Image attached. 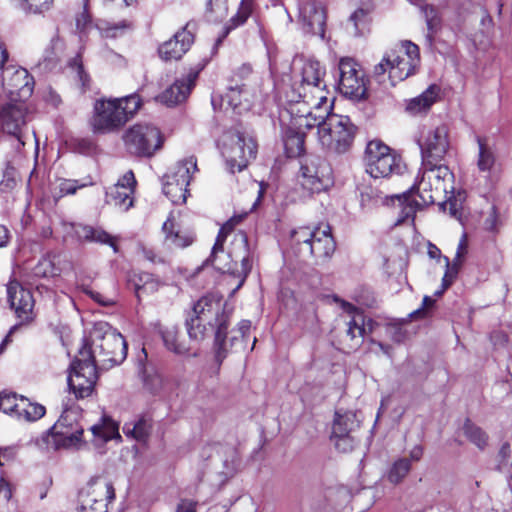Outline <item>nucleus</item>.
<instances>
[{"label":"nucleus","mask_w":512,"mask_h":512,"mask_svg":"<svg viewBox=\"0 0 512 512\" xmlns=\"http://www.w3.org/2000/svg\"><path fill=\"white\" fill-rule=\"evenodd\" d=\"M79 411L67 408L56 423L43 436L49 450L79 448L83 442L84 429L79 422Z\"/></svg>","instance_id":"obj_8"},{"label":"nucleus","mask_w":512,"mask_h":512,"mask_svg":"<svg viewBox=\"0 0 512 512\" xmlns=\"http://www.w3.org/2000/svg\"><path fill=\"white\" fill-rule=\"evenodd\" d=\"M163 192L174 204H184L188 195V186L180 185V182L164 177Z\"/></svg>","instance_id":"obj_37"},{"label":"nucleus","mask_w":512,"mask_h":512,"mask_svg":"<svg viewBox=\"0 0 512 512\" xmlns=\"http://www.w3.org/2000/svg\"><path fill=\"white\" fill-rule=\"evenodd\" d=\"M299 19L306 32L324 37L326 13L320 3L313 0L303 2L299 8Z\"/></svg>","instance_id":"obj_23"},{"label":"nucleus","mask_w":512,"mask_h":512,"mask_svg":"<svg viewBox=\"0 0 512 512\" xmlns=\"http://www.w3.org/2000/svg\"><path fill=\"white\" fill-rule=\"evenodd\" d=\"M230 315L226 311L222 296L209 293L194 303L185 325L189 338L195 342L205 339L209 327L215 333L214 348L217 362L221 363L226 357L227 331Z\"/></svg>","instance_id":"obj_1"},{"label":"nucleus","mask_w":512,"mask_h":512,"mask_svg":"<svg viewBox=\"0 0 512 512\" xmlns=\"http://www.w3.org/2000/svg\"><path fill=\"white\" fill-rule=\"evenodd\" d=\"M311 109L312 110L307 111L306 114H303V116L297 120V123L300 127L303 126V128L306 129H312L314 127L318 128V124L323 123L329 113V110L324 112L323 109Z\"/></svg>","instance_id":"obj_43"},{"label":"nucleus","mask_w":512,"mask_h":512,"mask_svg":"<svg viewBox=\"0 0 512 512\" xmlns=\"http://www.w3.org/2000/svg\"><path fill=\"white\" fill-rule=\"evenodd\" d=\"M98 27L103 36L115 38L122 35L127 29H129L131 27V24L130 22L123 20L113 24H110L108 22H102L99 24Z\"/></svg>","instance_id":"obj_49"},{"label":"nucleus","mask_w":512,"mask_h":512,"mask_svg":"<svg viewBox=\"0 0 512 512\" xmlns=\"http://www.w3.org/2000/svg\"><path fill=\"white\" fill-rule=\"evenodd\" d=\"M234 229L233 220L227 221L219 230L218 236L208 258V262L217 270L230 273L239 278L237 289L240 288L251 271L252 264L249 258V247L247 236L243 232L233 235L231 247L228 252L230 261L222 263L218 254L223 253V245L228 234Z\"/></svg>","instance_id":"obj_4"},{"label":"nucleus","mask_w":512,"mask_h":512,"mask_svg":"<svg viewBox=\"0 0 512 512\" xmlns=\"http://www.w3.org/2000/svg\"><path fill=\"white\" fill-rule=\"evenodd\" d=\"M22 9L27 12L38 14L47 11L53 0H18Z\"/></svg>","instance_id":"obj_52"},{"label":"nucleus","mask_w":512,"mask_h":512,"mask_svg":"<svg viewBox=\"0 0 512 512\" xmlns=\"http://www.w3.org/2000/svg\"><path fill=\"white\" fill-rule=\"evenodd\" d=\"M314 228L301 227L294 230L292 233V240L298 246L299 253L305 255V244H310L313 240Z\"/></svg>","instance_id":"obj_48"},{"label":"nucleus","mask_w":512,"mask_h":512,"mask_svg":"<svg viewBox=\"0 0 512 512\" xmlns=\"http://www.w3.org/2000/svg\"><path fill=\"white\" fill-rule=\"evenodd\" d=\"M421 157L426 163L444 161L450 142L446 125L423 127L417 140Z\"/></svg>","instance_id":"obj_15"},{"label":"nucleus","mask_w":512,"mask_h":512,"mask_svg":"<svg viewBox=\"0 0 512 512\" xmlns=\"http://www.w3.org/2000/svg\"><path fill=\"white\" fill-rule=\"evenodd\" d=\"M220 149L230 172H240L255 159L257 143L247 131L233 129L225 132L220 140Z\"/></svg>","instance_id":"obj_7"},{"label":"nucleus","mask_w":512,"mask_h":512,"mask_svg":"<svg viewBox=\"0 0 512 512\" xmlns=\"http://www.w3.org/2000/svg\"><path fill=\"white\" fill-rule=\"evenodd\" d=\"M8 300L21 324L33 320L34 299L30 290L18 282H10L7 287Z\"/></svg>","instance_id":"obj_21"},{"label":"nucleus","mask_w":512,"mask_h":512,"mask_svg":"<svg viewBox=\"0 0 512 512\" xmlns=\"http://www.w3.org/2000/svg\"><path fill=\"white\" fill-rule=\"evenodd\" d=\"M12 496L10 485L3 479L0 478V501L7 502Z\"/></svg>","instance_id":"obj_61"},{"label":"nucleus","mask_w":512,"mask_h":512,"mask_svg":"<svg viewBox=\"0 0 512 512\" xmlns=\"http://www.w3.org/2000/svg\"><path fill=\"white\" fill-rule=\"evenodd\" d=\"M292 100H302L310 108L327 112L331 109L324 77L325 67L316 59L297 57L292 62Z\"/></svg>","instance_id":"obj_3"},{"label":"nucleus","mask_w":512,"mask_h":512,"mask_svg":"<svg viewBox=\"0 0 512 512\" xmlns=\"http://www.w3.org/2000/svg\"><path fill=\"white\" fill-rule=\"evenodd\" d=\"M497 461L498 469L506 474L509 484L512 487V457L510 446L508 444L502 445L497 456Z\"/></svg>","instance_id":"obj_44"},{"label":"nucleus","mask_w":512,"mask_h":512,"mask_svg":"<svg viewBox=\"0 0 512 512\" xmlns=\"http://www.w3.org/2000/svg\"><path fill=\"white\" fill-rule=\"evenodd\" d=\"M98 327L104 333L100 335L98 330H95L92 335V346L84 344L83 347L92 351L94 363H96V357H102V362H108L111 365L122 363L127 355V344L124 337L112 330L106 323H100Z\"/></svg>","instance_id":"obj_11"},{"label":"nucleus","mask_w":512,"mask_h":512,"mask_svg":"<svg viewBox=\"0 0 512 512\" xmlns=\"http://www.w3.org/2000/svg\"><path fill=\"white\" fill-rule=\"evenodd\" d=\"M15 457V451L11 447L0 449V466L12 461Z\"/></svg>","instance_id":"obj_60"},{"label":"nucleus","mask_w":512,"mask_h":512,"mask_svg":"<svg viewBox=\"0 0 512 512\" xmlns=\"http://www.w3.org/2000/svg\"><path fill=\"white\" fill-rule=\"evenodd\" d=\"M198 171L197 160L194 156H190L178 161L172 170L165 176L173 181L180 182V185L189 186L193 174Z\"/></svg>","instance_id":"obj_30"},{"label":"nucleus","mask_w":512,"mask_h":512,"mask_svg":"<svg viewBox=\"0 0 512 512\" xmlns=\"http://www.w3.org/2000/svg\"><path fill=\"white\" fill-rule=\"evenodd\" d=\"M444 261H445V266H446V272L442 278V287L440 290H437L435 292V296L437 297H440L443 292L452 284L455 276H456V271L454 273H451V270H450V261H449V258L444 256L443 257Z\"/></svg>","instance_id":"obj_56"},{"label":"nucleus","mask_w":512,"mask_h":512,"mask_svg":"<svg viewBox=\"0 0 512 512\" xmlns=\"http://www.w3.org/2000/svg\"><path fill=\"white\" fill-rule=\"evenodd\" d=\"M359 423L355 412L337 411L335 413L331 440L338 451L346 453L353 449L355 439L352 434L359 427Z\"/></svg>","instance_id":"obj_18"},{"label":"nucleus","mask_w":512,"mask_h":512,"mask_svg":"<svg viewBox=\"0 0 512 512\" xmlns=\"http://www.w3.org/2000/svg\"><path fill=\"white\" fill-rule=\"evenodd\" d=\"M325 163L318 157H308L301 161L297 177L302 188L311 193H318L324 190Z\"/></svg>","instance_id":"obj_20"},{"label":"nucleus","mask_w":512,"mask_h":512,"mask_svg":"<svg viewBox=\"0 0 512 512\" xmlns=\"http://www.w3.org/2000/svg\"><path fill=\"white\" fill-rule=\"evenodd\" d=\"M136 180L132 171L126 172L123 177L106 191L107 203L112 204L123 211H127L133 205Z\"/></svg>","instance_id":"obj_24"},{"label":"nucleus","mask_w":512,"mask_h":512,"mask_svg":"<svg viewBox=\"0 0 512 512\" xmlns=\"http://www.w3.org/2000/svg\"><path fill=\"white\" fill-rule=\"evenodd\" d=\"M253 11V0H241L239 9L235 16L230 20L231 28L243 25L250 17Z\"/></svg>","instance_id":"obj_50"},{"label":"nucleus","mask_w":512,"mask_h":512,"mask_svg":"<svg viewBox=\"0 0 512 512\" xmlns=\"http://www.w3.org/2000/svg\"><path fill=\"white\" fill-rule=\"evenodd\" d=\"M141 103L138 94L97 100L91 122L94 132L109 133L118 130L138 111Z\"/></svg>","instance_id":"obj_6"},{"label":"nucleus","mask_w":512,"mask_h":512,"mask_svg":"<svg viewBox=\"0 0 512 512\" xmlns=\"http://www.w3.org/2000/svg\"><path fill=\"white\" fill-rule=\"evenodd\" d=\"M142 255L145 259L152 263H158L163 261L162 258L159 255H157L151 248L143 247Z\"/></svg>","instance_id":"obj_62"},{"label":"nucleus","mask_w":512,"mask_h":512,"mask_svg":"<svg viewBox=\"0 0 512 512\" xmlns=\"http://www.w3.org/2000/svg\"><path fill=\"white\" fill-rule=\"evenodd\" d=\"M340 92L353 100H361L366 96L364 72L352 58H341L338 63Z\"/></svg>","instance_id":"obj_16"},{"label":"nucleus","mask_w":512,"mask_h":512,"mask_svg":"<svg viewBox=\"0 0 512 512\" xmlns=\"http://www.w3.org/2000/svg\"><path fill=\"white\" fill-rule=\"evenodd\" d=\"M28 108L25 101H13L0 106V132L16 141V148L24 146L27 139Z\"/></svg>","instance_id":"obj_13"},{"label":"nucleus","mask_w":512,"mask_h":512,"mask_svg":"<svg viewBox=\"0 0 512 512\" xmlns=\"http://www.w3.org/2000/svg\"><path fill=\"white\" fill-rule=\"evenodd\" d=\"M154 330L157 331L164 342L166 348L176 354H185L189 348L181 342H178V328L174 325L164 326L160 322L153 324Z\"/></svg>","instance_id":"obj_31"},{"label":"nucleus","mask_w":512,"mask_h":512,"mask_svg":"<svg viewBox=\"0 0 512 512\" xmlns=\"http://www.w3.org/2000/svg\"><path fill=\"white\" fill-rule=\"evenodd\" d=\"M188 23L183 29L178 31L173 38L160 45L158 53L161 59L165 61L179 60L189 50L194 41V36L189 29Z\"/></svg>","instance_id":"obj_25"},{"label":"nucleus","mask_w":512,"mask_h":512,"mask_svg":"<svg viewBox=\"0 0 512 512\" xmlns=\"http://www.w3.org/2000/svg\"><path fill=\"white\" fill-rule=\"evenodd\" d=\"M96 379V364L92 351L82 347L71 365L68 386L76 398H85L92 393Z\"/></svg>","instance_id":"obj_12"},{"label":"nucleus","mask_w":512,"mask_h":512,"mask_svg":"<svg viewBox=\"0 0 512 512\" xmlns=\"http://www.w3.org/2000/svg\"><path fill=\"white\" fill-rule=\"evenodd\" d=\"M364 162L366 172L375 179L401 174L405 168L401 158L380 140L368 142Z\"/></svg>","instance_id":"obj_10"},{"label":"nucleus","mask_w":512,"mask_h":512,"mask_svg":"<svg viewBox=\"0 0 512 512\" xmlns=\"http://www.w3.org/2000/svg\"><path fill=\"white\" fill-rule=\"evenodd\" d=\"M91 184V182H79L78 180L65 179L60 182L59 189L61 195L74 194L78 189L83 188Z\"/></svg>","instance_id":"obj_54"},{"label":"nucleus","mask_w":512,"mask_h":512,"mask_svg":"<svg viewBox=\"0 0 512 512\" xmlns=\"http://www.w3.org/2000/svg\"><path fill=\"white\" fill-rule=\"evenodd\" d=\"M420 64L419 48L411 41H401L389 48L375 65L373 74L380 81L387 74L392 86L413 75Z\"/></svg>","instance_id":"obj_5"},{"label":"nucleus","mask_w":512,"mask_h":512,"mask_svg":"<svg viewBox=\"0 0 512 512\" xmlns=\"http://www.w3.org/2000/svg\"><path fill=\"white\" fill-rule=\"evenodd\" d=\"M422 456H423V448H422V446L417 445L410 450L408 459L410 460V463L412 461L417 462L422 458Z\"/></svg>","instance_id":"obj_63"},{"label":"nucleus","mask_w":512,"mask_h":512,"mask_svg":"<svg viewBox=\"0 0 512 512\" xmlns=\"http://www.w3.org/2000/svg\"><path fill=\"white\" fill-rule=\"evenodd\" d=\"M198 503L190 499H182L177 505L176 512H196Z\"/></svg>","instance_id":"obj_59"},{"label":"nucleus","mask_w":512,"mask_h":512,"mask_svg":"<svg viewBox=\"0 0 512 512\" xmlns=\"http://www.w3.org/2000/svg\"><path fill=\"white\" fill-rule=\"evenodd\" d=\"M440 88L430 85L422 94L406 101L405 111L411 116L426 114L439 98Z\"/></svg>","instance_id":"obj_27"},{"label":"nucleus","mask_w":512,"mask_h":512,"mask_svg":"<svg viewBox=\"0 0 512 512\" xmlns=\"http://www.w3.org/2000/svg\"><path fill=\"white\" fill-rule=\"evenodd\" d=\"M466 249H467V244H466L465 238L463 237L458 244L456 256L453 260V263H452V265L450 264L451 273H454L455 271H456V273L458 272V267L462 263V258L464 256V254L466 253Z\"/></svg>","instance_id":"obj_58"},{"label":"nucleus","mask_w":512,"mask_h":512,"mask_svg":"<svg viewBox=\"0 0 512 512\" xmlns=\"http://www.w3.org/2000/svg\"><path fill=\"white\" fill-rule=\"evenodd\" d=\"M410 460L406 457L396 459L386 473L387 480L398 485L404 481L411 471Z\"/></svg>","instance_id":"obj_36"},{"label":"nucleus","mask_w":512,"mask_h":512,"mask_svg":"<svg viewBox=\"0 0 512 512\" xmlns=\"http://www.w3.org/2000/svg\"><path fill=\"white\" fill-rule=\"evenodd\" d=\"M2 89L13 101H25L34 89L33 77L22 67L8 65L1 72Z\"/></svg>","instance_id":"obj_17"},{"label":"nucleus","mask_w":512,"mask_h":512,"mask_svg":"<svg viewBox=\"0 0 512 512\" xmlns=\"http://www.w3.org/2000/svg\"><path fill=\"white\" fill-rule=\"evenodd\" d=\"M335 251V242L331 235L330 227H315L313 240L305 244V255L316 259H326Z\"/></svg>","instance_id":"obj_26"},{"label":"nucleus","mask_w":512,"mask_h":512,"mask_svg":"<svg viewBox=\"0 0 512 512\" xmlns=\"http://www.w3.org/2000/svg\"><path fill=\"white\" fill-rule=\"evenodd\" d=\"M58 272L59 269L49 256L42 257L33 268V274L36 277H53L57 275Z\"/></svg>","instance_id":"obj_47"},{"label":"nucleus","mask_w":512,"mask_h":512,"mask_svg":"<svg viewBox=\"0 0 512 512\" xmlns=\"http://www.w3.org/2000/svg\"><path fill=\"white\" fill-rule=\"evenodd\" d=\"M130 282L133 285L135 294L139 300L143 295L156 292L160 286L159 281L154 278L153 275L146 272L134 274L130 279Z\"/></svg>","instance_id":"obj_32"},{"label":"nucleus","mask_w":512,"mask_h":512,"mask_svg":"<svg viewBox=\"0 0 512 512\" xmlns=\"http://www.w3.org/2000/svg\"><path fill=\"white\" fill-rule=\"evenodd\" d=\"M20 406L16 414V419L20 421L33 422L39 420L45 415V407L38 403H31L25 397H20Z\"/></svg>","instance_id":"obj_34"},{"label":"nucleus","mask_w":512,"mask_h":512,"mask_svg":"<svg viewBox=\"0 0 512 512\" xmlns=\"http://www.w3.org/2000/svg\"><path fill=\"white\" fill-rule=\"evenodd\" d=\"M163 231L165 233V244L169 248H186L190 246L195 239L194 233L179 229L170 218L164 222Z\"/></svg>","instance_id":"obj_29"},{"label":"nucleus","mask_w":512,"mask_h":512,"mask_svg":"<svg viewBox=\"0 0 512 512\" xmlns=\"http://www.w3.org/2000/svg\"><path fill=\"white\" fill-rule=\"evenodd\" d=\"M242 93H245L242 90V88H230V90L225 94L222 100L233 109H236L241 105L240 96Z\"/></svg>","instance_id":"obj_57"},{"label":"nucleus","mask_w":512,"mask_h":512,"mask_svg":"<svg viewBox=\"0 0 512 512\" xmlns=\"http://www.w3.org/2000/svg\"><path fill=\"white\" fill-rule=\"evenodd\" d=\"M205 65L206 63L199 64L197 69L191 70L183 79L175 81L157 99L167 106H173L186 100L195 85L199 72Z\"/></svg>","instance_id":"obj_22"},{"label":"nucleus","mask_w":512,"mask_h":512,"mask_svg":"<svg viewBox=\"0 0 512 512\" xmlns=\"http://www.w3.org/2000/svg\"><path fill=\"white\" fill-rule=\"evenodd\" d=\"M115 497L111 483L98 480L89 485L80 495L81 509L85 512H107L108 503Z\"/></svg>","instance_id":"obj_19"},{"label":"nucleus","mask_w":512,"mask_h":512,"mask_svg":"<svg viewBox=\"0 0 512 512\" xmlns=\"http://www.w3.org/2000/svg\"><path fill=\"white\" fill-rule=\"evenodd\" d=\"M207 6L216 19H223L227 15V0H209Z\"/></svg>","instance_id":"obj_55"},{"label":"nucleus","mask_w":512,"mask_h":512,"mask_svg":"<svg viewBox=\"0 0 512 512\" xmlns=\"http://www.w3.org/2000/svg\"><path fill=\"white\" fill-rule=\"evenodd\" d=\"M127 150L137 156H152L162 145V137L157 127L139 123L132 126L124 134Z\"/></svg>","instance_id":"obj_14"},{"label":"nucleus","mask_w":512,"mask_h":512,"mask_svg":"<svg viewBox=\"0 0 512 512\" xmlns=\"http://www.w3.org/2000/svg\"><path fill=\"white\" fill-rule=\"evenodd\" d=\"M251 74H252V67L249 64H243L237 70V76L241 79H245Z\"/></svg>","instance_id":"obj_64"},{"label":"nucleus","mask_w":512,"mask_h":512,"mask_svg":"<svg viewBox=\"0 0 512 512\" xmlns=\"http://www.w3.org/2000/svg\"><path fill=\"white\" fill-rule=\"evenodd\" d=\"M69 69L75 80L79 82L81 91L85 92L88 90L90 88V77L83 68L82 59L80 56H76L71 60L69 63Z\"/></svg>","instance_id":"obj_41"},{"label":"nucleus","mask_w":512,"mask_h":512,"mask_svg":"<svg viewBox=\"0 0 512 512\" xmlns=\"http://www.w3.org/2000/svg\"><path fill=\"white\" fill-rule=\"evenodd\" d=\"M421 10L424 14L428 29L427 38L430 42H432L434 34L438 31L440 27L441 19L438 15L437 10L431 5H424L421 7Z\"/></svg>","instance_id":"obj_42"},{"label":"nucleus","mask_w":512,"mask_h":512,"mask_svg":"<svg viewBox=\"0 0 512 512\" xmlns=\"http://www.w3.org/2000/svg\"><path fill=\"white\" fill-rule=\"evenodd\" d=\"M477 143L479 147L477 166L480 171L489 172L495 163L494 153L485 139L477 137Z\"/></svg>","instance_id":"obj_40"},{"label":"nucleus","mask_w":512,"mask_h":512,"mask_svg":"<svg viewBox=\"0 0 512 512\" xmlns=\"http://www.w3.org/2000/svg\"><path fill=\"white\" fill-rule=\"evenodd\" d=\"M334 300L338 302L342 310L351 317L346 322L347 336H349L352 341L362 339L365 333L363 313L357 307L344 300H340L337 297H335Z\"/></svg>","instance_id":"obj_28"},{"label":"nucleus","mask_w":512,"mask_h":512,"mask_svg":"<svg viewBox=\"0 0 512 512\" xmlns=\"http://www.w3.org/2000/svg\"><path fill=\"white\" fill-rule=\"evenodd\" d=\"M453 174L443 161L422 160L421 176L410 191L395 197L403 205V216L399 222L413 218L417 209L435 203L453 192Z\"/></svg>","instance_id":"obj_2"},{"label":"nucleus","mask_w":512,"mask_h":512,"mask_svg":"<svg viewBox=\"0 0 512 512\" xmlns=\"http://www.w3.org/2000/svg\"><path fill=\"white\" fill-rule=\"evenodd\" d=\"M284 147L288 157H299L304 152V132L288 128L284 133Z\"/></svg>","instance_id":"obj_33"},{"label":"nucleus","mask_w":512,"mask_h":512,"mask_svg":"<svg viewBox=\"0 0 512 512\" xmlns=\"http://www.w3.org/2000/svg\"><path fill=\"white\" fill-rule=\"evenodd\" d=\"M435 300L430 296H424L422 305L409 314L411 320H420L430 317Z\"/></svg>","instance_id":"obj_53"},{"label":"nucleus","mask_w":512,"mask_h":512,"mask_svg":"<svg viewBox=\"0 0 512 512\" xmlns=\"http://www.w3.org/2000/svg\"><path fill=\"white\" fill-rule=\"evenodd\" d=\"M150 425L145 419H138L126 422L123 426V433L137 441H145L149 435Z\"/></svg>","instance_id":"obj_39"},{"label":"nucleus","mask_w":512,"mask_h":512,"mask_svg":"<svg viewBox=\"0 0 512 512\" xmlns=\"http://www.w3.org/2000/svg\"><path fill=\"white\" fill-rule=\"evenodd\" d=\"M76 232L80 239L98 242L102 244H109L110 246L113 247L115 252L117 251V246L113 241V237L100 228L82 226Z\"/></svg>","instance_id":"obj_35"},{"label":"nucleus","mask_w":512,"mask_h":512,"mask_svg":"<svg viewBox=\"0 0 512 512\" xmlns=\"http://www.w3.org/2000/svg\"><path fill=\"white\" fill-rule=\"evenodd\" d=\"M356 127L348 116L327 115L318 124V138L323 147L337 153L346 152L352 145Z\"/></svg>","instance_id":"obj_9"},{"label":"nucleus","mask_w":512,"mask_h":512,"mask_svg":"<svg viewBox=\"0 0 512 512\" xmlns=\"http://www.w3.org/2000/svg\"><path fill=\"white\" fill-rule=\"evenodd\" d=\"M369 23L368 11L365 9H357L348 20V24L353 27L355 36H360L365 33Z\"/></svg>","instance_id":"obj_45"},{"label":"nucleus","mask_w":512,"mask_h":512,"mask_svg":"<svg viewBox=\"0 0 512 512\" xmlns=\"http://www.w3.org/2000/svg\"><path fill=\"white\" fill-rule=\"evenodd\" d=\"M20 403L17 402V395L12 392L3 391L0 393V409L6 413L16 417Z\"/></svg>","instance_id":"obj_51"},{"label":"nucleus","mask_w":512,"mask_h":512,"mask_svg":"<svg viewBox=\"0 0 512 512\" xmlns=\"http://www.w3.org/2000/svg\"><path fill=\"white\" fill-rule=\"evenodd\" d=\"M94 437L100 441L107 442L112 439H120L118 425L111 419L104 417L101 424L91 427Z\"/></svg>","instance_id":"obj_38"},{"label":"nucleus","mask_w":512,"mask_h":512,"mask_svg":"<svg viewBox=\"0 0 512 512\" xmlns=\"http://www.w3.org/2000/svg\"><path fill=\"white\" fill-rule=\"evenodd\" d=\"M464 434L467 439L475 444L478 448L482 449L487 444V435L481 428L475 426L470 422H466L463 427Z\"/></svg>","instance_id":"obj_46"}]
</instances>
